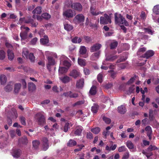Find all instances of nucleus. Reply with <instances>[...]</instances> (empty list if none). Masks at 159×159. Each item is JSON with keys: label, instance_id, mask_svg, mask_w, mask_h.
I'll use <instances>...</instances> for the list:
<instances>
[{"label": "nucleus", "instance_id": "obj_1", "mask_svg": "<svg viewBox=\"0 0 159 159\" xmlns=\"http://www.w3.org/2000/svg\"><path fill=\"white\" fill-rule=\"evenodd\" d=\"M115 23L116 24H123L126 26L129 25V23L123 16L120 14L118 15L117 13L115 14Z\"/></svg>", "mask_w": 159, "mask_h": 159}, {"label": "nucleus", "instance_id": "obj_2", "mask_svg": "<svg viewBox=\"0 0 159 159\" xmlns=\"http://www.w3.org/2000/svg\"><path fill=\"white\" fill-rule=\"evenodd\" d=\"M24 22L25 23H30L32 27H36L38 25L37 22L34 21V20L30 17H28L26 19L25 18H20L19 20V23L21 24Z\"/></svg>", "mask_w": 159, "mask_h": 159}, {"label": "nucleus", "instance_id": "obj_3", "mask_svg": "<svg viewBox=\"0 0 159 159\" xmlns=\"http://www.w3.org/2000/svg\"><path fill=\"white\" fill-rule=\"evenodd\" d=\"M20 29L22 30L20 34V36L22 41L23 40H25L27 39V33L29 30L30 29L27 27H25L24 26H22L20 27Z\"/></svg>", "mask_w": 159, "mask_h": 159}, {"label": "nucleus", "instance_id": "obj_4", "mask_svg": "<svg viewBox=\"0 0 159 159\" xmlns=\"http://www.w3.org/2000/svg\"><path fill=\"white\" fill-rule=\"evenodd\" d=\"M35 119L39 125H42L45 122V117L41 112L37 113L35 116Z\"/></svg>", "mask_w": 159, "mask_h": 159}, {"label": "nucleus", "instance_id": "obj_5", "mask_svg": "<svg viewBox=\"0 0 159 159\" xmlns=\"http://www.w3.org/2000/svg\"><path fill=\"white\" fill-rule=\"evenodd\" d=\"M111 20L109 16L106 14H104V16H101L100 18V23L102 24H107L110 23Z\"/></svg>", "mask_w": 159, "mask_h": 159}, {"label": "nucleus", "instance_id": "obj_6", "mask_svg": "<svg viewBox=\"0 0 159 159\" xmlns=\"http://www.w3.org/2000/svg\"><path fill=\"white\" fill-rule=\"evenodd\" d=\"M84 20V16L81 14H79L75 16L73 21L76 24L83 22Z\"/></svg>", "mask_w": 159, "mask_h": 159}, {"label": "nucleus", "instance_id": "obj_7", "mask_svg": "<svg viewBox=\"0 0 159 159\" xmlns=\"http://www.w3.org/2000/svg\"><path fill=\"white\" fill-rule=\"evenodd\" d=\"M63 15L64 17L68 18H72L74 16L73 11L71 9L64 10Z\"/></svg>", "mask_w": 159, "mask_h": 159}, {"label": "nucleus", "instance_id": "obj_8", "mask_svg": "<svg viewBox=\"0 0 159 159\" xmlns=\"http://www.w3.org/2000/svg\"><path fill=\"white\" fill-rule=\"evenodd\" d=\"M72 8L76 11H80L82 9V6L80 3L75 2L72 5Z\"/></svg>", "mask_w": 159, "mask_h": 159}, {"label": "nucleus", "instance_id": "obj_9", "mask_svg": "<svg viewBox=\"0 0 159 159\" xmlns=\"http://www.w3.org/2000/svg\"><path fill=\"white\" fill-rule=\"evenodd\" d=\"M47 59L48 61V63L47 65V67L48 70L50 71L51 70L50 66L55 65L56 62L52 57H48Z\"/></svg>", "mask_w": 159, "mask_h": 159}, {"label": "nucleus", "instance_id": "obj_10", "mask_svg": "<svg viewBox=\"0 0 159 159\" xmlns=\"http://www.w3.org/2000/svg\"><path fill=\"white\" fill-rule=\"evenodd\" d=\"M80 72L78 70L75 69L72 70L69 74L70 76L72 77L75 79L80 76Z\"/></svg>", "mask_w": 159, "mask_h": 159}, {"label": "nucleus", "instance_id": "obj_11", "mask_svg": "<svg viewBox=\"0 0 159 159\" xmlns=\"http://www.w3.org/2000/svg\"><path fill=\"white\" fill-rule=\"evenodd\" d=\"M101 44L96 43L91 47L90 48V51L91 52H93L99 50L101 47Z\"/></svg>", "mask_w": 159, "mask_h": 159}, {"label": "nucleus", "instance_id": "obj_12", "mask_svg": "<svg viewBox=\"0 0 159 159\" xmlns=\"http://www.w3.org/2000/svg\"><path fill=\"white\" fill-rule=\"evenodd\" d=\"M86 49L85 46H82L80 47L79 52L81 55H85L83 57L84 58H86L88 56V55L86 54Z\"/></svg>", "mask_w": 159, "mask_h": 159}, {"label": "nucleus", "instance_id": "obj_13", "mask_svg": "<svg viewBox=\"0 0 159 159\" xmlns=\"http://www.w3.org/2000/svg\"><path fill=\"white\" fill-rule=\"evenodd\" d=\"M43 149L44 151H46L48 148V140L47 138H44L43 139Z\"/></svg>", "mask_w": 159, "mask_h": 159}, {"label": "nucleus", "instance_id": "obj_14", "mask_svg": "<svg viewBox=\"0 0 159 159\" xmlns=\"http://www.w3.org/2000/svg\"><path fill=\"white\" fill-rule=\"evenodd\" d=\"M145 130L147 132V136L149 138V139H151L152 138L151 134L152 132L151 127L150 126H148L145 128Z\"/></svg>", "mask_w": 159, "mask_h": 159}, {"label": "nucleus", "instance_id": "obj_15", "mask_svg": "<svg viewBox=\"0 0 159 159\" xmlns=\"http://www.w3.org/2000/svg\"><path fill=\"white\" fill-rule=\"evenodd\" d=\"M21 152V151L20 149L15 150L12 152V155L14 157L17 158L20 157Z\"/></svg>", "mask_w": 159, "mask_h": 159}, {"label": "nucleus", "instance_id": "obj_16", "mask_svg": "<svg viewBox=\"0 0 159 159\" xmlns=\"http://www.w3.org/2000/svg\"><path fill=\"white\" fill-rule=\"evenodd\" d=\"M154 52L152 50L147 51L144 54V57L147 59L152 56L154 54Z\"/></svg>", "mask_w": 159, "mask_h": 159}, {"label": "nucleus", "instance_id": "obj_17", "mask_svg": "<svg viewBox=\"0 0 159 159\" xmlns=\"http://www.w3.org/2000/svg\"><path fill=\"white\" fill-rule=\"evenodd\" d=\"M97 88L95 86H93L89 91V95H95L97 93Z\"/></svg>", "mask_w": 159, "mask_h": 159}, {"label": "nucleus", "instance_id": "obj_18", "mask_svg": "<svg viewBox=\"0 0 159 159\" xmlns=\"http://www.w3.org/2000/svg\"><path fill=\"white\" fill-rule=\"evenodd\" d=\"M59 78L60 80L64 83L69 82L71 80V79L67 76H65L63 77H60Z\"/></svg>", "mask_w": 159, "mask_h": 159}, {"label": "nucleus", "instance_id": "obj_19", "mask_svg": "<svg viewBox=\"0 0 159 159\" xmlns=\"http://www.w3.org/2000/svg\"><path fill=\"white\" fill-rule=\"evenodd\" d=\"M118 111L121 114H124L126 111L125 107L123 105H121L118 107Z\"/></svg>", "mask_w": 159, "mask_h": 159}, {"label": "nucleus", "instance_id": "obj_20", "mask_svg": "<svg viewBox=\"0 0 159 159\" xmlns=\"http://www.w3.org/2000/svg\"><path fill=\"white\" fill-rule=\"evenodd\" d=\"M100 52H97L93 53L91 56L90 59L92 60H95L99 58Z\"/></svg>", "mask_w": 159, "mask_h": 159}, {"label": "nucleus", "instance_id": "obj_21", "mask_svg": "<svg viewBox=\"0 0 159 159\" xmlns=\"http://www.w3.org/2000/svg\"><path fill=\"white\" fill-rule=\"evenodd\" d=\"M84 84V80L83 79H81L77 81L76 86L79 88H82Z\"/></svg>", "mask_w": 159, "mask_h": 159}, {"label": "nucleus", "instance_id": "obj_22", "mask_svg": "<svg viewBox=\"0 0 159 159\" xmlns=\"http://www.w3.org/2000/svg\"><path fill=\"white\" fill-rule=\"evenodd\" d=\"M49 40L48 37L45 35L44 36L43 38L40 39V42L42 44H46L48 43Z\"/></svg>", "mask_w": 159, "mask_h": 159}, {"label": "nucleus", "instance_id": "obj_23", "mask_svg": "<svg viewBox=\"0 0 159 159\" xmlns=\"http://www.w3.org/2000/svg\"><path fill=\"white\" fill-rule=\"evenodd\" d=\"M90 12L94 16H97L101 13L100 12L95 11V8L93 6H91L90 7Z\"/></svg>", "mask_w": 159, "mask_h": 159}, {"label": "nucleus", "instance_id": "obj_24", "mask_svg": "<svg viewBox=\"0 0 159 159\" xmlns=\"http://www.w3.org/2000/svg\"><path fill=\"white\" fill-rule=\"evenodd\" d=\"M64 25L65 29L67 31H70L73 30V27L72 25L68 23H64Z\"/></svg>", "mask_w": 159, "mask_h": 159}, {"label": "nucleus", "instance_id": "obj_25", "mask_svg": "<svg viewBox=\"0 0 159 159\" xmlns=\"http://www.w3.org/2000/svg\"><path fill=\"white\" fill-rule=\"evenodd\" d=\"M78 62L79 64L81 66H84L86 65V61L85 60L81 58H78Z\"/></svg>", "mask_w": 159, "mask_h": 159}, {"label": "nucleus", "instance_id": "obj_26", "mask_svg": "<svg viewBox=\"0 0 159 159\" xmlns=\"http://www.w3.org/2000/svg\"><path fill=\"white\" fill-rule=\"evenodd\" d=\"M76 142L75 140L70 139L67 143V145L68 146L72 147L76 145Z\"/></svg>", "mask_w": 159, "mask_h": 159}, {"label": "nucleus", "instance_id": "obj_27", "mask_svg": "<svg viewBox=\"0 0 159 159\" xmlns=\"http://www.w3.org/2000/svg\"><path fill=\"white\" fill-rule=\"evenodd\" d=\"M8 59L9 60H12L14 58V55L12 51L9 49L7 51Z\"/></svg>", "mask_w": 159, "mask_h": 159}, {"label": "nucleus", "instance_id": "obj_28", "mask_svg": "<svg viewBox=\"0 0 159 159\" xmlns=\"http://www.w3.org/2000/svg\"><path fill=\"white\" fill-rule=\"evenodd\" d=\"M36 88L35 85L32 83H29L28 84V89L30 91H33Z\"/></svg>", "mask_w": 159, "mask_h": 159}, {"label": "nucleus", "instance_id": "obj_29", "mask_svg": "<svg viewBox=\"0 0 159 159\" xmlns=\"http://www.w3.org/2000/svg\"><path fill=\"white\" fill-rule=\"evenodd\" d=\"M63 57H64V61H62L61 60V62L63 61V65L67 67H69L71 66V64L70 62L66 60L67 59L66 57H65L64 56H63Z\"/></svg>", "mask_w": 159, "mask_h": 159}, {"label": "nucleus", "instance_id": "obj_30", "mask_svg": "<svg viewBox=\"0 0 159 159\" xmlns=\"http://www.w3.org/2000/svg\"><path fill=\"white\" fill-rule=\"evenodd\" d=\"M0 81L1 84H4L7 81V78L4 75H1L0 76Z\"/></svg>", "mask_w": 159, "mask_h": 159}, {"label": "nucleus", "instance_id": "obj_31", "mask_svg": "<svg viewBox=\"0 0 159 159\" xmlns=\"http://www.w3.org/2000/svg\"><path fill=\"white\" fill-rule=\"evenodd\" d=\"M83 128L81 126H80L77 128L75 132V134L76 135H80L81 134Z\"/></svg>", "mask_w": 159, "mask_h": 159}, {"label": "nucleus", "instance_id": "obj_32", "mask_svg": "<svg viewBox=\"0 0 159 159\" xmlns=\"http://www.w3.org/2000/svg\"><path fill=\"white\" fill-rule=\"evenodd\" d=\"M22 55L23 57H25L26 59H28L29 52L27 49L26 48H24L23 49Z\"/></svg>", "mask_w": 159, "mask_h": 159}, {"label": "nucleus", "instance_id": "obj_33", "mask_svg": "<svg viewBox=\"0 0 159 159\" xmlns=\"http://www.w3.org/2000/svg\"><path fill=\"white\" fill-rule=\"evenodd\" d=\"M68 69L64 67H60L59 69V73L62 74L67 72Z\"/></svg>", "mask_w": 159, "mask_h": 159}, {"label": "nucleus", "instance_id": "obj_34", "mask_svg": "<svg viewBox=\"0 0 159 159\" xmlns=\"http://www.w3.org/2000/svg\"><path fill=\"white\" fill-rule=\"evenodd\" d=\"M41 7H38L33 11L32 13L34 14H39L41 13Z\"/></svg>", "mask_w": 159, "mask_h": 159}, {"label": "nucleus", "instance_id": "obj_35", "mask_svg": "<svg viewBox=\"0 0 159 159\" xmlns=\"http://www.w3.org/2000/svg\"><path fill=\"white\" fill-rule=\"evenodd\" d=\"M117 57L116 55L113 56L111 55L107 57L106 58V61H113L116 59Z\"/></svg>", "mask_w": 159, "mask_h": 159}, {"label": "nucleus", "instance_id": "obj_36", "mask_svg": "<svg viewBox=\"0 0 159 159\" xmlns=\"http://www.w3.org/2000/svg\"><path fill=\"white\" fill-rule=\"evenodd\" d=\"M154 13L156 15H159V5L154 6L152 10Z\"/></svg>", "mask_w": 159, "mask_h": 159}, {"label": "nucleus", "instance_id": "obj_37", "mask_svg": "<svg viewBox=\"0 0 159 159\" xmlns=\"http://www.w3.org/2000/svg\"><path fill=\"white\" fill-rule=\"evenodd\" d=\"M126 146L129 149H132L134 148V145L133 143L130 141L127 142Z\"/></svg>", "mask_w": 159, "mask_h": 159}, {"label": "nucleus", "instance_id": "obj_38", "mask_svg": "<svg viewBox=\"0 0 159 159\" xmlns=\"http://www.w3.org/2000/svg\"><path fill=\"white\" fill-rule=\"evenodd\" d=\"M21 85L20 84H16L15 85L14 91L16 93L18 92L20 87Z\"/></svg>", "mask_w": 159, "mask_h": 159}, {"label": "nucleus", "instance_id": "obj_39", "mask_svg": "<svg viewBox=\"0 0 159 159\" xmlns=\"http://www.w3.org/2000/svg\"><path fill=\"white\" fill-rule=\"evenodd\" d=\"M13 89V85L11 84V83L8 84L5 88V90L6 91L9 92L12 90Z\"/></svg>", "mask_w": 159, "mask_h": 159}, {"label": "nucleus", "instance_id": "obj_40", "mask_svg": "<svg viewBox=\"0 0 159 159\" xmlns=\"http://www.w3.org/2000/svg\"><path fill=\"white\" fill-rule=\"evenodd\" d=\"M134 86H131L129 88L128 90L126 91V94L128 95H130L133 93L134 90Z\"/></svg>", "mask_w": 159, "mask_h": 159}, {"label": "nucleus", "instance_id": "obj_41", "mask_svg": "<svg viewBox=\"0 0 159 159\" xmlns=\"http://www.w3.org/2000/svg\"><path fill=\"white\" fill-rule=\"evenodd\" d=\"M116 146H117L116 144H114L113 146L110 147H109L108 146H107L106 147V149L108 151L114 150L116 149Z\"/></svg>", "mask_w": 159, "mask_h": 159}, {"label": "nucleus", "instance_id": "obj_42", "mask_svg": "<svg viewBox=\"0 0 159 159\" xmlns=\"http://www.w3.org/2000/svg\"><path fill=\"white\" fill-rule=\"evenodd\" d=\"M98 109V106L96 105H94L92 107L91 110L93 113H96Z\"/></svg>", "mask_w": 159, "mask_h": 159}, {"label": "nucleus", "instance_id": "obj_43", "mask_svg": "<svg viewBox=\"0 0 159 159\" xmlns=\"http://www.w3.org/2000/svg\"><path fill=\"white\" fill-rule=\"evenodd\" d=\"M118 45V43L116 41H113L110 44L111 48L114 49L116 48Z\"/></svg>", "mask_w": 159, "mask_h": 159}, {"label": "nucleus", "instance_id": "obj_44", "mask_svg": "<svg viewBox=\"0 0 159 159\" xmlns=\"http://www.w3.org/2000/svg\"><path fill=\"white\" fill-rule=\"evenodd\" d=\"M41 17L43 18L48 19L50 18V15L47 13H45L42 15Z\"/></svg>", "mask_w": 159, "mask_h": 159}, {"label": "nucleus", "instance_id": "obj_45", "mask_svg": "<svg viewBox=\"0 0 159 159\" xmlns=\"http://www.w3.org/2000/svg\"><path fill=\"white\" fill-rule=\"evenodd\" d=\"M32 143L33 147L35 148H38L40 144L39 141L38 140H34L33 142Z\"/></svg>", "mask_w": 159, "mask_h": 159}, {"label": "nucleus", "instance_id": "obj_46", "mask_svg": "<svg viewBox=\"0 0 159 159\" xmlns=\"http://www.w3.org/2000/svg\"><path fill=\"white\" fill-rule=\"evenodd\" d=\"M5 57V53L3 50L0 51V60H2Z\"/></svg>", "mask_w": 159, "mask_h": 159}, {"label": "nucleus", "instance_id": "obj_47", "mask_svg": "<svg viewBox=\"0 0 159 159\" xmlns=\"http://www.w3.org/2000/svg\"><path fill=\"white\" fill-rule=\"evenodd\" d=\"M91 130L93 133L95 134H97L100 132V129L98 127H96L92 129Z\"/></svg>", "mask_w": 159, "mask_h": 159}, {"label": "nucleus", "instance_id": "obj_48", "mask_svg": "<svg viewBox=\"0 0 159 159\" xmlns=\"http://www.w3.org/2000/svg\"><path fill=\"white\" fill-rule=\"evenodd\" d=\"M32 62L34 61L35 60V57L34 56L33 54L30 53L29 54L28 58Z\"/></svg>", "mask_w": 159, "mask_h": 159}, {"label": "nucleus", "instance_id": "obj_49", "mask_svg": "<svg viewBox=\"0 0 159 159\" xmlns=\"http://www.w3.org/2000/svg\"><path fill=\"white\" fill-rule=\"evenodd\" d=\"M77 113L79 115V117L80 118H82L83 117L86 116L85 114H83V112L81 110L78 111L77 112Z\"/></svg>", "mask_w": 159, "mask_h": 159}, {"label": "nucleus", "instance_id": "obj_50", "mask_svg": "<svg viewBox=\"0 0 159 159\" xmlns=\"http://www.w3.org/2000/svg\"><path fill=\"white\" fill-rule=\"evenodd\" d=\"M103 121L107 124H110L111 122V119L108 118H107L106 117H104L103 118Z\"/></svg>", "mask_w": 159, "mask_h": 159}, {"label": "nucleus", "instance_id": "obj_51", "mask_svg": "<svg viewBox=\"0 0 159 159\" xmlns=\"http://www.w3.org/2000/svg\"><path fill=\"white\" fill-rule=\"evenodd\" d=\"M52 52H50L49 51H46L45 52V55L47 57V59L48 58V57H52Z\"/></svg>", "mask_w": 159, "mask_h": 159}, {"label": "nucleus", "instance_id": "obj_52", "mask_svg": "<svg viewBox=\"0 0 159 159\" xmlns=\"http://www.w3.org/2000/svg\"><path fill=\"white\" fill-rule=\"evenodd\" d=\"M126 149L125 146H122L119 148L118 151L119 152H121L125 151Z\"/></svg>", "mask_w": 159, "mask_h": 159}, {"label": "nucleus", "instance_id": "obj_53", "mask_svg": "<svg viewBox=\"0 0 159 159\" xmlns=\"http://www.w3.org/2000/svg\"><path fill=\"white\" fill-rule=\"evenodd\" d=\"M127 59V56L126 55H125L123 57H121L120 59L118 60L117 61V62L119 63L121 61H124L125 60Z\"/></svg>", "mask_w": 159, "mask_h": 159}, {"label": "nucleus", "instance_id": "obj_54", "mask_svg": "<svg viewBox=\"0 0 159 159\" xmlns=\"http://www.w3.org/2000/svg\"><path fill=\"white\" fill-rule=\"evenodd\" d=\"M20 120L22 125H25V119L24 117L23 116L20 117Z\"/></svg>", "mask_w": 159, "mask_h": 159}, {"label": "nucleus", "instance_id": "obj_55", "mask_svg": "<svg viewBox=\"0 0 159 159\" xmlns=\"http://www.w3.org/2000/svg\"><path fill=\"white\" fill-rule=\"evenodd\" d=\"M69 125V123L68 122L66 123L65 125L64 126L63 128V131L65 132H67L68 130V126Z\"/></svg>", "mask_w": 159, "mask_h": 159}, {"label": "nucleus", "instance_id": "obj_56", "mask_svg": "<svg viewBox=\"0 0 159 159\" xmlns=\"http://www.w3.org/2000/svg\"><path fill=\"white\" fill-rule=\"evenodd\" d=\"M146 50V49L145 48H140L138 50L137 52V54L139 55L140 54L141 52H145Z\"/></svg>", "mask_w": 159, "mask_h": 159}, {"label": "nucleus", "instance_id": "obj_57", "mask_svg": "<svg viewBox=\"0 0 159 159\" xmlns=\"http://www.w3.org/2000/svg\"><path fill=\"white\" fill-rule=\"evenodd\" d=\"M65 5L67 7H70V6L72 7V2L71 1H68L66 2L65 3Z\"/></svg>", "mask_w": 159, "mask_h": 159}, {"label": "nucleus", "instance_id": "obj_58", "mask_svg": "<svg viewBox=\"0 0 159 159\" xmlns=\"http://www.w3.org/2000/svg\"><path fill=\"white\" fill-rule=\"evenodd\" d=\"M102 75L101 73H99L98 75V80L100 83H101L102 82Z\"/></svg>", "mask_w": 159, "mask_h": 159}, {"label": "nucleus", "instance_id": "obj_59", "mask_svg": "<svg viewBox=\"0 0 159 159\" xmlns=\"http://www.w3.org/2000/svg\"><path fill=\"white\" fill-rule=\"evenodd\" d=\"M126 85V84H121L119 87V89L120 90H124L125 89Z\"/></svg>", "mask_w": 159, "mask_h": 159}, {"label": "nucleus", "instance_id": "obj_60", "mask_svg": "<svg viewBox=\"0 0 159 159\" xmlns=\"http://www.w3.org/2000/svg\"><path fill=\"white\" fill-rule=\"evenodd\" d=\"M144 30L145 32L147 33H148L151 34H152V30L151 29H148V28H144Z\"/></svg>", "mask_w": 159, "mask_h": 159}, {"label": "nucleus", "instance_id": "obj_61", "mask_svg": "<svg viewBox=\"0 0 159 159\" xmlns=\"http://www.w3.org/2000/svg\"><path fill=\"white\" fill-rule=\"evenodd\" d=\"M38 39L36 38H33L30 41V43L31 44L35 45L36 44Z\"/></svg>", "mask_w": 159, "mask_h": 159}, {"label": "nucleus", "instance_id": "obj_62", "mask_svg": "<svg viewBox=\"0 0 159 159\" xmlns=\"http://www.w3.org/2000/svg\"><path fill=\"white\" fill-rule=\"evenodd\" d=\"M129 157V153L128 152H127L125 153L122 157L123 159H127Z\"/></svg>", "mask_w": 159, "mask_h": 159}, {"label": "nucleus", "instance_id": "obj_63", "mask_svg": "<svg viewBox=\"0 0 159 159\" xmlns=\"http://www.w3.org/2000/svg\"><path fill=\"white\" fill-rule=\"evenodd\" d=\"M7 16H9L8 18L10 19H15L16 17V16L14 14H8Z\"/></svg>", "mask_w": 159, "mask_h": 159}, {"label": "nucleus", "instance_id": "obj_64", "mask_svg": "<svg viewBox=\"0 0 159 159\" xmlns=\"http://www.w3.org/2000/svg\"><path fill=\"white\" fill-rule=\"evenodd\" d=\"M84 39L86 42L89 43L92 41L91 39L89 37L85 36L84 37Z\"/></svg>", "mask_w": 159, "mask_h": 159}]
</instances>
